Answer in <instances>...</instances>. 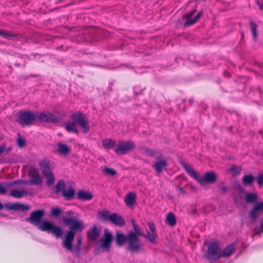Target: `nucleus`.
<instances>
[{
  "instance_id": "obj_1",
  "label": "nucleus",
  "mask_w": 263,
  "mask_h": 263,
  "mask_svg": "<svg viewBox=\"0 0 263 263\" xmlns=\"http://www.w3.org/2000/svg\"><path fill=\"white\" fill-rule=\"evenodd\" d=\"M17 122L22 126L31 125L35 122H45L48 124L60 123L62 118L57 116L49 111L34 112L31 111L21 110L17 113Z\"/></svg>"
},
{
  "instance_id": "obj_2",
  "label": "nucleus",
  "mask_w": 263,
  "mask_h": 263,
  "mask_svg": "<svg viewBox=\"0 0 263 263\" xmlns=\"http://www.w3.org/2000/svg\"><path fill=\"white\" fill-rule=\"evenodd\" d=\"M44 215V210H36L30 213L29 217L25 218V221L35 226H38V229L42 231L52 233L57 238L61 237L63 234V230L51 221L43 220Z\"/></svg>"
},
{
  "instance_id": "obj_3",
  "label": "nucleus",
  "mask_w": 263,
  "mask_h": 263,
  "mask_svg": "<svg viewBox=\"0 0 263 263\" xmlns=\"http://www.w3.org/2000/svg\"><path fill=\"white\" fill-rule=\"evenodd\" d=\"M65 216H63L62 220L65 226H70L69 230L65 233V238L63 241V246L68 251L72 250V241L77 232H81L85 228L83 222L78 220L74 217V213L72 211L65 212Z\"/></svg>"
},
{
  "instance_id": "obj_4",
  "label": "nucleus",
  "mask_w": 263,
  "mask_h": 263,
  "mask_svg": "<svg viewBox=\"0 0 263 263\" xmlns=\"http://www.w3.org/2000/svg\"><path fill=\"white\" fill-rule=\"evenodd\" d=\"M70 119L71 121L65 123V129L68 132L78 134L79 132L77 128V123L82 128L84 134H86L89 131L88 120L82 111H77L72 113L70 116Z\"/></svg>"
},
{
  "instance_id": "obj_5",
  "label": "nucleus",
  "mask_w": 263,
  "mask_h": 263,
  "mask_svg": "<svg viewBox=\"0 0 263 263\" xmlns=\"http://www.w3.org/2000/svg\"><path fill=\"white\" fill-rule=\"evenodd\" d=\"M245 199L246 203L254 204L248 213V217L252 223L256 222L259 216L263 211V201L257 202L258 195L256 193L245 192Z\"/></svg>"
},
{
  "instance_id": "obj_6",
  "label": "nucleus",
  "mask_w": 263,
  "mask_h": 263,
  "mask_svg": "<svg viewBox=\"0 0 263 263\" xmlns=\"http://www.w3.org/2000/svg\"><path fill=\"white\" fill-rule=\"evenodd\" d=\"M39 165L42 173L47 179L46 185L50 186L53 184L55 181V177L52 172V170L55 166L54 162L45 159L40 160Z\"/></svg>"
},
{
  "instance_id": "obj_7",
  "label": "nucleus",
  "mask_w": 263,
  "mask_h": 263,
  "mask_svg": "<svg viewBox=\"0 0 263 263\" xmlns=\"http://www.w3.org/2000/svg\"><path fill=\"white\" fill-rule=\"evenodd\" d=\"M125 242H127V245L125 248L126 250L132 253H138L139 252L132 238L130 237L128 232L125 235L119 231H116L115 234L116 245L118 247H121Z\"/></svg>"
},
{
  "instance_id": "obj_8",
  "label": "nucleus",
  "mask_w": 263,
  "mask_h": 263,
  "mask_svg": "<svg viewBox=\"0 0 263 263\" xmlns=\"http://www.w3.org/2000/svg\"><path fill=\"white\" fill-rule=\"evenodd\" d=\"M204 258L209 261H216L221 258V249L219 242L213 241L209 243Z\"/></svg>"
},
{
  "instance_id": "obj_9",
  "label": "nucleus",
  "mask_w": 263,
  "mask_h": 263,
  "mask_svg": "<svg viewBox=\"0 0 263 263\" xmlns=\"http://www.w3.org/2000/svg\"><path fill=\"white\" fill-rule=\"evenodd\" d=\"M136 149V144L134 142L128 140H120L115 149V153L118 156L126 155L134 151Z\"/></svg>"
},
{
  "instance_id": "obj_10",
  "label": "nucleus",
  "mask_w": 263,
  "mask_h": 263,
  "mask_svg": "<svg viewBox=\"0 0 263 263\" xmlns=\"http://www.w3.org/2000/svg\"><path fill=\"white\" fill-rule=\"evenodd\" d=\"M132 222L133 226L134 231H130L128 232L130 235V237L132 238L139 252H140L142 249V246L140 243L139 236H144V233L141 232L140 227L137 223L135 222L133 220H132Z\"/></svg>"
},
{
  "instance_id": "obj_11",
  "label": "nucleus",
  "mask_w": 263,
  "mask_h": 263,
  "mask_svg": "<svg viewBox=\"0 0 263 263\" xmlns=\"http://www.w3.org/2000/svg\"><path fill=\"white\" fill-rule=\"evenodd\" d=\"M196 11V9H194L184 14L182 19L186 21L183 24V27L190 26L196 23L200 19L202 15L201 11L199 12L193 18H192Z\"/></svg>"
},
{
  "instance_id": "obj_12",
  "label": "nucleus",
  "mask_w": 263,
  "mask_h": 263,
  "mask_svg": "<svg viewBox=\"0 0 263 263\" xmlns=\"http://www.w3.org/2000/svg\"><path fill=\"white\" fill-rule=\"evenodd\" d=\"M114 239L112 234L108 231L107 229L104 230V233L101 238L100 247L104 250L109 251L111 247V243Z\"/></svg>"
},
{
  "instance_id": "obj_13",
  "label": "nucleus",
  "mask_w": 263,
  "mask_h": 263,
  "mask_svg": "<svg viewBox=\"0 0 263 263\" xmlns=\"http://www.w3.org/2000/svg\"><path fill=\"white\" fill-rule=\"evenodd\" d=\"M28 176L31 178L29 182L35 185H41L43 183L42 177L39 174L38 170L33 167H30L28 172Z\"/></svg>"
},
{
  "instance_id": "obj_14",
  "label": "nucleus",
  "mask_w": 263,
  "mask_h": 263,
  "mask_svg": "<svg viewBox=\"0 0 263 263\" xmlns=\"http://www.w3.org/2000/svg\"><path fill=\"white\" fill-rule=\"evenodd\" d=\"M217 176L214 171L205 173L203 177H200L199 182L201 185L214 184L216 182Z\"/></svg>"
},
{
  "instance_id": "obj_15",
  "label": "nucleus",
  "mask_w": 263,
  "mask_h": 263,
  "mask_svg": "<svg viewBox=\"0 0 263 263\" xmlns=\"http://www.w3.org/2000/svg\"><path fill=\"white\" fill-rule=\"evenodd\" d=\"M157 161L152 165V167L156 172L158 173H161L163 172V168L167 166L168 163L166 159L164 157L161 158H156Z\"/></svg>"
},
{
  "instance_id": "obj_16",
  "label": "nucleus",
  "mask_w": 263,
  "mask_h": 263,
  "mask_svg": "<svg viewBox=\"0 0 263 263\" xmlns=\"http://www.w3.org/2000/svg\"><path fill=\"white\" fill-rule=\"evenodd\" d=\"M180 163L191 177L199 182L200 176L197 174L196 171L193 168H190L183 161H181Z\"/></svg>"
},
{
  "instance_id": "obj_17",
  "label": "nucleus",
  "mask_w": 263,
  "mask_h": 263,
  "mask_svg": "<svg viewBox=\"0 0 263 263\" xmlns=\"http://www.w3.org/2000/svg\"><path fill=\"white\" fill-rule=\"evenodd\" d=\"M101 233V229H98L97 226H93L91 231H88L86 232V235L88 238L91 240L94 241L97 240V239L100 236Z\"/></svg>"
},
{
  "instance_id": "obj_18",
  "label": "nucleus",
  "mask_w": 263,
  "mask_h": 263,
  "mask_svg": "<svg viewBox=\"0 0 263 263\" xmlns=\"http://www.w3.org/2000/svg\"><path fill=\"white\" fill-rule=\"evenodd\" d=\"M110 221L114 225L120 227H122L125 224V221L124 218L121 216L116 213L112 214Z\"/></svg>"
},
{
  "instance_id": "obj_19",
  "label": "nucleus",
  "mask_w": 263,
  "mask_h": 263,
  "mask_svg": "<svg viewBox=\"0 0 263 263\" xmlns=\"http://www.w3.org/2000/svg\"><path fill=\"white\" fill-rule=\"evenodd\" d=\"M136 194L135 193H128L124 198V201L126 205L128 207H130L134 205L136 202Z\"/></svg>"
},
{
  "instance_id": "obj_20",
  "label": "nucleus",
  "mask_w": 263,
  "mask_h": 263,
  "mask_svg": "<svg viewBox=\"0 0 263 263\" xmlns=\"http://www.w3.org/2000/svg\"><path fill=\"white\" fill-rule=\"evenodd\" d=\"M9 210L14 211H25L29 209V206L20 203H15L11 204H6Z\"/></svg>"
},
{
  "instance_id": "obj_21",
  "label": "nucleus",
  "mask_w": 263,
  "mask_h": 263,
  "mask_svg": "<svg viewBox=\"0 0 263 263\" xmlns=\"http://www.w3.org/2000/svg\"><path fill=\"white\" fill-rule=\"evenodd\" d=\"M77 198L81 200L88 201L93 198V195L89 192L80 190L77 193Z\"/></svg>"
},
{
  "instance_id": "obj_22",
  "label": "nucleus",
  "mask_w": 263,
  "mask_h": 263,
  "mask_svg": "<svg viewBox=\"0 0 263 263\" xmlns=\"http://www.w3.org/2000/svg\"><path fill=\"white\" fill-rule=\"evenodd\" d=\"M235 245L234 243L227 245L222 251L221 250V258L230 256L235 251Z\"/></svg>"
},
{
  "instance_id": "obj_23",
  "label": "nucleus",
  "mask_w": 263,
  "mask_h": 263,
  "mask_svg": "<svg viewBox=\"0 0 263 263\" xmlns=\"http://www.w3.org/2000/svg\"><path fill=\"white\" fill-rule=\"evenodd\" d=\"M58 152L63 155H68L71 151V148L68 146L67 145L62 143H58L57 144Z\"/></svg>"
},
{
  "instance_id": "obj_24",
  "label": "nucleus",
  "mask_w": 263,
  "mask_h": 263,
  "mask_svg": "<svg viewBox=\"0 0 263 263\" xmlns=\"http://www.w3.org/2000/svg\"><path fill=\"white\" fill-rule=\"evenodd\" d=\"M145 154L147 156L154 157L156 158H161L163 157V155L159 152L150 148L145 149Z\"/></svg>"
},
{
  "instance_id": "obj_25",
  "label": "nucleus",
  "mask_w": 263,
  "mask_h": 263,
  "mask_svg": "<svg viewBox=\"0 0 263 263\" xmlns=\"http://www.w3.org/2000/svg\"><path fill=\"white\" fill-rule=\"evenodd\" d=\"M63 196L67 200H70L72 199L75 195V191L74 189L70 186L68 190H64L62 193Z\"/></svg>"
},
{
  "instance_id": "obj_26",
  "label": "nucleus",
  "mask_w": 263,
  "mask_h": 263,
  "mask_svg": "<svg viewBox=\"0 0 263 263\" xmlns=\"http://www.w3.org/2000/svg\"><path fill=\"white\" fill-rule=\"evenodd\" d=\"M165 223L170 227H174L176 224V218L175 215L172 212H170L167 214L166 216Z\"/></svg>"
},
{
  "instance_id": "obj_27",
  "label": "nucleus",
  "mask_w": 263,
  "mask_h": 263,
  "mask_svg": "<svg viewBox=\"0 0 263 263\" xmlns=\"http://www.w3.org/2000/svg\"><path fill=\"white\" fill-rule=\"evenodd\" d=\"M116 141L111 139H104L102 141L103 147L106 149H111L116 146Z\"/></svg>"
},
{
  "instance_id": "obj_28",
  "label": "nucleus",
  "mask_w": 263,
  "mask_h": 263,
  "mask_svg": "<svg viewBox=\"0 0 263 263\" xmlns=\"http://www.w3.org/2000/svg\"><path fill=\"white\" fill-rule=\"evenodd\" d=\"M255 178L252 174H248L243 176L242 178V182L244 185H250L252 184Z\"/></svg>"
},
{
  "instance_id": "obj_29",
  "label": "nucleus",
  "mask_w": 263,
  "mask_h": 263,
  "mask_svg": "<svg viewBox=\"0 0 263 263\" xmlns=\"http://www.w3.org/2000/svg\"><path fill=\"white\" fill-rule=\"evenodd\" d=\"M142 237L148 239L151 243L154 244L156 243L155 239L158 237V234L157 233H150L149 231H147L146 234L144 233V236Z\"/></svg>"
},
{
  "instance_id": "obj_30",
  "label": "nucleus",
  "mask_w": 263,
  "mask_h": 263,
  "mask_svg": "<svg viewBox=\"0 0 263 263\" xmlns=\"http://www.w3.org/2000/svg\"><path fill=\"white\" fill-rule=\"evenodd\" d=\"M249 26L252 33V37L256 40L257 37V30L258 25L254 21H251L249 22Z\"/></svg>"
},
{
  "instance_id": "obj_31",
  "label": "nucleus",
  "mask_w": 263,
  "mask_h": 263,
  "mask_svg": "<svg viewBox=\"0 0 263 263\" xmlns=\"http://www.w3.org/2000/svg\"><path fill=\"white\" fill-rule=\"evenodd\" d=\"M109 211L105 210H103L101 213V216L98 217L99 220L100 221H104V222H105L107 220H109L110 221L112 214L109 215Z\"/></svg>"
},
{
  "instance_id": "obj_32",
  "label": "nucleus",
  "mask_w": 263,
  "mask_h": 263,
  "mask_svg": "<svg viewBox=\"0 0 263 263\" xmlns=\"http://www.w3.org/2000/svg\"><path fill=\"white\" fill-rule=\"evenodd\" d=\"M25 194L26 195H27V192H25L24 190L20 191V190H13L11 191L9 194L11 196H12L13 197H15L16 198H20L22 197H23V196Z\"/></svg>"
},
{
  "instance_id": "obj_33",
  "label": "nucleus",
  "mask_w": 263,
  "mask_h": 263,
  "mask_svg": "<svg viewBox=\"0 0 263 263\" xmlns=\"http://www.w3.org/2000/svg\"><path fill=\"white\" fill-rule=\"evenodd\" d=\"M241 171V167L236 165H233L228 170V171L232 174L233 176L239 175Z\"/></svg>"
},
{
  "instance_id": "obj_34",
  "label": "nucleus",
  "mask_w": 263,
  "mask_h": 263,
  "mask_svg": "<svg viewBox=\"0 0 263 263\" xmlns=\"http://www.w3.org/2000/svg\"><path fill=\"white\" fill-rule=\"evenodd\" d=\"M66 185L63 180H59L55 185L56 192L59 193L62 191L63 192L65 190Z\"/></svg>"
},
{
  "instance_id": "obj_35",
  "label": "nucleus",
  "mask_w": 263,
  "mask_h": 263,
  "mask_svg": "<svg viewBox=\"0 0 263 263\" xmlns=\"http://www.w3.org/2000/svg\"><path fill=\"white\" fill-rule=\"evenodd\" d=\"M17 145L18 147L22 148L26 145V141L23 138L20 133H17Z\"/></svg>"
},
{
  "instance_id": "obj_36",
  "label": "nucleus",
  "mask_w": 263,
  "mask_h": 263,
  "mask_svg": "<svg viewBox=\"0 0 263 263\" xmlns=\"http://www.w3.org/2000/svg\"><path fill=\"white\" fill-rule=\"evenodd\" d=\"M62 212V209L59 207L52 208L50 210V216L58 218L60 216Z\"/></svg>"
},
{
  "instance_id": "obj_37",
  "label": "nucleus",
  "mask_w": 263,
  "mask_h": 263,
  "mask_svg": "<svg viewBox=\"0 0 263 263\" xmlns=\"http://www.w3.org/2000/svg\"><path fill=\"white\" fill-rule=\"evenodd\" d=\"M0 35L3 36L5 38L10 39L17 36L16 34L10 33L8 31H4L3 30H0Z\"/></svg>"
},
{
  "instance_id": "obj_38",
  "label": "nucleus",
  "mask_w": 263,
  "mask_h": 263,
  "mask_svg": "<svg viewBox=\"0 0 263 263\" xmlns=\"http://www.w3.org/2000/svg\"><path fill=\"white\" fill-rule=\"evenodd\" d=\"M257 184L259 187H263V173H258V175L255 177Z\"/></svg>"
},
{
  "instance_id": "obj_39",
  "label": "nucleus",
  "mask_w": 263,
  "mask_h": 263,
  "mask_svg": "<svg viewBox=\"0 0 263 263\" xmlns=\"http://www.w3.org/2000/svg\"><path fill=\"white\" fill-rule=\"evenodd\" d=\"M103 171L105 174L110 175L111 176H114L117 174V172L116 170L110 167H107L105 166Z\"/></svg>"
},
{
  "instance_id": "obj_40",
  "label": "nucleus",
  "mask_w": 263,
  "mask_h": 263,
  "mask_svg": "<svg viewBox=\"0 0 263 263\" xmlns=\"http://www.w3.org/2000/svg\"><path fill=\"white\" fill-rule=\"evenodd\" d=\"M218 186L219 190L221 191L222 194H225L228 191V188L225 186L224 182L223 181L220 182Z\"/></svg>"
},
{
  "instance_id": "obj_41",
  "label": "nucleus",
  "mask_w": 263,
  "mask_h": 263,
  "mask_svg": "<svg viewBox=\"0 0 263 263\" xmlns=\"http://www.w3.org/2000/svg\"><path fill=\"white\" fill-rule=\"evenodd\" d=\"M147 226L148 227L149 231L152 233H157L156 231V225L153 221H148L147 223Z\"/></svg>"
},
{
  "instance_id": "obj_42",
  "label": "nucleus",
  "mask_w": 263,
  "mask_h": 263,
  "mask_svg": "<svg viewBox=\"0 0 263 263\" xmlns=\"http://www.w3.org/2000/svg\"><path fill=\"white\" fill-rule=\"evenodd\" d=\"M82 239L81 237H79L77 239V244L76 246V252L78 254L80 253L81 246L82 245Z\"/></svg>"
},
{
  "instance_id": "obj_43",
  "label": "nucleus",
  "mask_w": 263,
  "mask_h": 263,
  "mask_svg": "<svg viewBox=\"0 0 263 263\" xmlns=\"http://www.w3.org/2000/svg\"><path fill=\"white\" fill-rule=\"evenodd\" d=\"M234 188L240 193H242L245 189L242 187L239 182H236L233 185Z\"/></svg>"
},
{
  "instance_id": "obj_44",
  "label": "nucleus",
  "mask_w": 263,
  "mask_h": 263,
  "mask_svg": "<svg viewBox=\"0 0 263 263\" xmlns=\"http://www.w3.org/2000/svg\"><path fill=\"white\" fill-rule=\"evenodd\" d=\"M13 183L14 185L18 184H28L27 181L25 180L18 179L14 181H13Z\"/></svg>"
},
{
  "instance_id": "obj_45",
  "label": "nucleus",
  "mask_w": 263,
  "mask_h": 263,
  "mask_svg": "<svg viewBox=\"0 0 263 263\" xmlns=\"http://www.w3.org/2000/svg\"><path fill=\"white\" fill-rule=\"evenodd\" d=\"M7 193V189L5 187L2 182L0 183V194L5 195Z\"/></svg>"
},
{
  "instance_id": "obj_46",
  "label": "nucleus",
  "mask_w": 263,
  "mask_h": 263,
  "mask_svg": "<svg viewBox=\"0 0 263 263\" xmlns=\"http://www.w3.org/2000/svg\"><path fill=\"white\" fill-rule=\"evenodd\" d=\"M256 3L258 6L259 9L261 11H263V3L259 0H256Z\"/></svg>"
},
{
  "instance_id": "obj_47",
  "label": "nucleus",
  "mask_w": 263,
  "mask_h": 263,
  "mask_svg": "<svg viewBox=\"0 0 263 263\" xmlns=\"http://www.w3.org/2000/svg\"><path fill=\"white\" fill-rule=\"evenodd\" d=\"M6 147L5 144H2V145H0V155L4 153L6 151ZM0 162L2 163V161L0 160Z\"/></svg>"
},
{
  "instance_id": "obj_48",
  "label": "nucleus",
  "mask_w": 263,
  "mask_h": 263,
  "mask_svg": "<svg viewBox=\"0 0 263 263\" xmlns=\"http://www.w3.org/2000/svg\"><path fill=\"white\" fill-rule=\"evenodd\" d=\"M3 185H4L7 187H10L12 185H13V181L10 182H2Z\"/></svg>"
},
{
  "instance_id": "obj_49",
  "label": "nucleus",
  "mask_w": 263,
  "mask_h": 263,
  "mask_svg": "<svg viewBox=\"0 0 263 263\" xmlns=\"http://www.w3.org/2000/svg\"><path fill=\"white\" fill-rule=\"evenodd\" d=\"M239 85H241V89L242 90H243L245 89V88L246 87V85H247V83L246 82H239L238 83Z\"/></svg>"
},
{
  "instance_id": "obj_50",
  "label": "nucleus",
  "mask_w": 263,
  "mask_h": 263,
  "mask_svg": "<svg viewBox=\"0 0 263 263\" xmlns=\"http://www.w3.org/2000/svg\"><path fill=\"white\" fill-rule=\"evenodd\" d=\"M234 202L236 204L240 203V198H239L237 196H235L234 197Z\"/></svg>"
},
{
  "instance_id": "obj_51",
  "label": "nucleus",
  "mask_w": 263,
  "mask_h": 263,
  "mask_svg": "<svg viewBox=\"0 0 263 263\" xmlns=\"http://www.w3.org/2000/svg\"><path fill=\"white\" fill-rule=\"evenodd\" d=\"M256 90L260 93V97H262V96L263 95V91H262V89H261L260 87V86L257 87L256 88Z\"/></svg>"
},
{
  "instance_id": "obj_52",
  "label": "nucleus",
  "mask_w": 263,
  "mask_h": 263,
  "mask_svg": "<svg viewBox=\"0 0 263 263\" xmlns=\"http://www.w3.org/2000/svg\"><path fill=\"white\" fill-rule=\"evenodd\" d=\"M93 252H94V253H95V254H98V252H99V249H96H96L94 250Z\"/></svg>"
},
{
  "instance_id": "obj_53",
  "label": "nucleus",
  "mask_w": 263,
  "mask_h": 263,
  "mask_svg": "<svg viewBox=\"0 0 263 263\" xmlns=\"http://www.w3.org/2000/svg\"><path fill=\"white\" fill-rule=\"evenodd\" d=\"M179 190H180V192L182 193H184L185 192L184 190L182 187H180L179 188Z\"/></svg>"
},
{
  "instance_id": "obj_54",
  "label": "nucleus",
  "mask_w": 263,
  "mask_h": 263,
  "mask_svg": "<svg viewBox=\"0 0 263 263\" xmlns=\"http://www.w3.org/2000/svg\"><path fill=\"white\" fill-rule=\"evenodd\" d=\"M3 208H4L3 204L0 202V210L3 209Z\"/></svg>"
},
{
  "instance_id": "obj_55",
  "label": "nucleus",
  "mask_w": 263,
  "mask_h": 263,
  "mask_svg": "<svg viewBox=\"0 0 263 263\" xmlns=\"http://www.w3.org/2000/svg\"><path fill=\"white\" fill-rule=\"evenodd\" d=\"M15 66H17V67H20L21 66V64L18 63H15L14 64Z\"/></svg>"
},
{
  "instance_id": "obj_56",
  "label": "nucleus",
  "mask_w": 263,
  "mask_h": 263,
  "mask_svg": "<svg viewBox=\"0 0 263 263\" xmlns=\"http://www.w3.org/2000/svg\"><path fill=\"white\" fill-rule=\"evenodd\" d=\"M240 33H241V37H242V39H243V38H244V36H245V34H244L243 32V31H241V32H240Z\"/></svg>"
},
{
  "instance_id": "obj_57",
  "label": "nucleus",
  "mask_w": 263,
  "mask_h": 263,
  "mask_svg": "<svg viewBox=\"0 0 263 263\" xmlns=\"http://www.w3.org/2000/svg\"><path fill=\"white\" fill-rule=\"evenodd\" d=\"M29 77H34V78H35V77H38V76H37V75H36V74H31V75H30Z\"/></svg>"
},
{
  "instance_id": "obj_58",
  "label": "nucleus",
  "mask_w": 263,
  "mask_h": 263,
  "mask_svg": "<svg viewBox=\"0 0 263 263\" xmlns=\"http://www.w3.org/2000/svg\"><path fill=\"white\" fill-rule=\"evenodd\" d=\"M11 150V147H9L8 148H6V151H7V153L9 152Z\"/></svg>"
},
{
  "instance_id": "obj_59",
  "label": "nucleus",
  "mask_w": 263,
  "mask_h": 263,
  "mask_svg": "<svg viewBox=\"0 0 263 263\" xmlns=\"http://www.w3.org/2000/svg\"><path fill=\"white\" fill-rule=\"evenodd\" d=\"M232 128H233L232 126H230V127H229V129L230 131H231Z\"/></svg>"
},
{
  "instance_id": "obj_60",
  "label": "nucleus",
  "mask_w": 263,
  "mask_h": 263,
  "mask_svg": "<svg viewBox=\"0 0 263 263\" xmlns=\"http://www.w3.org/2000/svg\"><path fill=\"white\" fill-rule=\"evenodd\" d=\"M135 94L136 95H139L140 94V93H138V92H135Z\"/></svg>"
},
{
  "instance_id": "obj_61",
  "label": "nucleus",
  "mask_w": 263,
  "mask_h": 263,
  "mask_svg": "<svg viewBox=\"0 0 263 263\" xmlns=\"http://www.w3.org/2000/svg\"><path fill=\"white\" fill-rule=\"evenodd\" d=\"M259 133H260V134H262V130H260L259 131Z\"/></svg>"
},
{
  "instance_id": "obj_62",
  "label": "nucleus",
  "mask_w": 263,
  "mask_h": 263,
  "mask_svg": "<svg viewBox=\"0 0 263 263\" xmlns=\"http://www.w3.org/2000/svg\"><path fill=\"white\" fill-rule=\"evenodd\" d=\"M206 243H208V242H204V244L205 245Z\"/></svg>"
}]
</instances>
